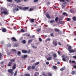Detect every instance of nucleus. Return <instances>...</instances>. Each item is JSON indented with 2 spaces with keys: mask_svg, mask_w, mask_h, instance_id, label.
<instances>
[{
  "mask_svg": "<svg viewBox=\"0 0 76 76\" xmlns=\"http://www.w3.org/2000/svg\"><path fill=\"white\" fill-rule=\"evenodd\" d=\"M30 50H28V51L23 50H22V53L24 54H26L27 53H30Z\"/></svg>",
  "mask_w": 76,
  "mask_h": 76,
  "instance_id": "f257e3e1",
  "label": "nucleus"
},
{
  "mask_svg": "<svg viewBox=\"0 0 76 76\" xmlns=\"http://www.w3.org/2000/svg\"><path fill=\"white\" fill-rule=\"evenodd\" d=\"M4 14V15H9V13H8V12L5 11H3L1 12V14L3 15V14Z\"/></svg>",
  "mask_w": 76,
  "mask_h": 76,
  "instance_id": "f03ea898",
  "label": "nucleus"
},
{
  "mask_svg": "<svg viewBox=\"0 0 76 76\" xmlns=\"http://www.w3.org/2000/svg\"><path fill=\"white\" fill-rule=\"evenodd\" d=\"M11 40H12V41L13 42H15V41H17V40L14 37H13L11 38Z\"/></svg>",
  "mask_w": 76,
  "mask_h": 76,
  "instance_id": "7ed1b4c3",
  "label": "nucleus"
},
{
  "mask_svg": "<svg viewBox=\"0 0 76 76\" xmlns=\"http://www.w3.org/2000/svg\"><path fill=\"white\" fill-rule=\"evenodd\" d=\"M53 44L55 47H56L57 45V42L56 41H53Z\"/></svg>",
  "mask_w": 76,
  "mask_h": 76,
  "instance_id": "20e7f679",
  "label": "nucleus"
},
{
  "mask_svg": "<svg viewBox=\"0 0 76 76\" xmlns=\"http://www.w3.org/2000/svg\"><path fill=\"white\" fill-rule=\"evenodd\" d=\"M13 70L12 69H9L8 70V72L12 74L13 73Z\"/></svg>",
  "mask_w": 76,
  "mask_h": 76,
  "instance_id": "39448f33",
  "label": "nucleus"
},
{
  "mask_svg": "<svg viewBox=\"0 0 76 76\" xmlns=\"http://www.w3.org/2000/svg\"><path fill=\"white\" fill-rule=\"evenodd\" d=\"M28 57V55H24L23 56H22V58H23V59H25Z\"/></svg>",
  "mask_w": 76,
  "mask_h": 76,
  "instance_id": "423d86ee",
  "label": "nucleus"
},
{
  "mask_svg": "<svg viewBox=\"0 0 76 76\" xmlns=\"http://www.w3.org/2000/svg\"><path fill=\"white\" fill-rule=\"evenodd\" d=\"M2 31L3 32H6L7 31V29L5 28H3L2 29Z\"/></svg>",
  "mask_w": 76,
  "mask_h": 76,
  "instance_id": "0eeeda50",
  "label": "nucleus"
},
{
  "mask_svg": "<svg viewBox=\"0 0 76 76\" xmlns=\"http://www.w3.org/2000/svg\"><path fill=\"white\" fill-rule=\"evenodd\" d=\"M70 53H72L75 52V50L73 49H71L69 50Z\"/></svg>",
  "mask_w": 76,
  "mask_h": 76,
  "instance_id": "6e6552de",
  "label": "nucleus"
},
{
  "mask_svg": "<svg viewBox=\"0 0 76 76\" xmlns=\"http://www.w3.org/2000/svg\"><path fill=\"white\" fill-rule=\"evenodd\" d=\"M17 7L18 8H19V9L20 10H23V7H20V6H17Z\"/></svg>",
  "mask_w": 76,
  "mask_h": 76,
  "instance_id": "1a4fd4ad",
  "label": "nucleus"
},
{
  "mask_svg": "<svg viewBox=\"0 0 76 76\" xmlns=\"http://www.w3.org/2000/svg\"><path fill=\"white\" fill-rule=\"evenodd\" d=\"M29 9V7H23V10L25 11Z\"/></svg>",
  "mask_w": 76,
  "mask_h": 76,
  "instance_id": "9d476101",
  "label": "nucleus"
},
{
  "mask_svg": "<svg viewBox=\"0 0 76 76\" xmlns=\"http://www.w3.org/2000/svg\"><path fill=\"white\" fill-rule=\"evenodd\" d=\"M65 69H66V67H65V66H64V67L61 68L60 69V70L61 71H63V70H64Z\"/></svg>",
  "mask_w": 76,
  "mask_h": 76,
  "instance_id": "9b49d317",
  "label": "nucleus"
},
{
  "mask_svg": "<svg viewBox=\"0 0 76 76\" xmlns=\"http://www.w3.org/2000/svg\"><path fill=\"white\" fill-rule=\"evenodd\" d=\"M16 64H14L13 66L12 67V69L13 70H14V69H16Z\"/></svg>",
  "mask_w": 76,
  "mask_h": 76,
  "instance_id": "f8f14e48",
  "label": "nucleus"
},
{
  "mask_svg": "<svg viewBox=\"0 0 76 76\" xmlns=\"http://www.w3.org/2000/svg\"><path fill=\"white\" fill-rule=\"evenodd\" d=\"M47 60H52V57H48L47 59Z\"/></svg>",
  "mask_w": 76,
  "mask_h": 76,
  "instance_id": "ddd939ff",
  "label": "nucleus"
},
{
  "mask_svg": "<svg viewBox=\"0 0 76 76\" xmlns=\"http://www.w3.org/2000/svg\"><path fill=\"white\" fill-rule=\"evenodd\" d=\"M47 74L48 76H52L53 75L51 73H50V72H48L47 73Z\"/></svg>",
  "mask_w": 76,
  "mask_h": 76,
  "instance_id": "4468645a",
  "label": "nucleus"
},
{
  "mask_svg": "<svg viewBox=\"0 0 76 76\" xmlns=\"http://www.w3.org/2000/svg\"><path fill=\"white\" fill-rule=\"evenodd\" d=\"M21 42L22 43H23V44H26V42L25 40H23L21 41Z\"/></svg>",
  "mask_w": 76,
  "mask_h": 76,
  "instance_id": "2eb2a0df",
  "label": "nucleus"
},
{
  "mask_svg": "<svg viewBox=\"0 0 76 76\" xmlns=\"http://www.w3.org/2000/svg\"><path fill=\"white\" fill-rule=\"evenodd\" d=\"M46 16L48 19H49V18H50V15H49V14L48 13H47L46 14Z\"/></svg>",
  "mask_w": 76,
  "mask_h": 76,
  "instance_id": "dca6fc26",
  "label": "nucleus"
},
{
  "mask_svg": "<svg viewBox=\"0 0 76 76\" xmlns=\"http://www.w3.org/2000/svg\"><path fill=\"white\" fill-rule=\"evenodd\" d=\"M34 19H32L31 20H30V22H31V23H32V22H34Z\"/></svg>",
  "mask_w": 76,
  "mask_h": 76,
  "instance_id": "f3484780",
  "label": "nucleus"
},
{
  "mask_svg": "<svg viewBox=\"0 0 76 76\" xmlns=\"http://www.w3.org/2000/svg\"><path fill=\"white\" fill-rule=\"evenodd\" d=\"M15 1L16 3H20V0H14Z\"/></svg>",
  "mask_w": 76,
  "mask_h": 76,
  "instance_id": "a211bd4d",
  "label": "nucleus"
},
{
  "mask_svg": "<svg viewBox=\"0 0 76 76\" xmlns=\"http://www.w3.org/2000/svg\"><path fill=\"white\" fill-rule=\"evenodd\" d=\"M33 40V39L29 40L28 41V44H30V43H31V42H32Z\"/></svg>",
  "mask_w": 76,
  "mask_h": 76,
  "instance_id": "6ab92c4d",
  "label": "nucleus"
},
{
  "mask_svg": "<svg viewBox=\"0 0 76 76\" xmlns=\"http://www.w3.org/2000/svg\"><path fill=\"white\" fill-rule=\"evenodd\" d=\"M67 58V57H66V56L64 58H62L63 61H66V60L65 58Z\"/></svg>",
  "mask_w": 76,
  "mask_h": 76,
  "instance_id": "aec40b11",
  "label": "nucleus"
},
{
  "mask_svg": "<svg viewBox=\"0 0 76 76\" xmlns=\"http://www.w3.org/2000/svg\"><path fill=\"white\" fill-rule=\"evenodd\" d=\"M62 15H65V16H67L68 15L66 13V12H64L62 13Z\"/></svg>",
  "mask_w": 76,
  "mask_h": 76,
  "instance_id": "412c9836",
  "label": "nucleus"
},
{
  "mask_svg": "<svg viewBox=\"0 0 76 76\" xmlns=\"http://www.w3.org/2000/svg\"><path fill=\"white\" fill-rule=\"evenodd\" d=\"M71 49H72V46H69L68 48V50L69 51V50H71Z\"/></svg>",
  "mask_w": 76,
  "mask_h": 76,
  "instance_id": "4be33fe9",
  "label": "nucleus"
},
{
  "mask_svg": "<svg viewBox=\"0 0 76 76\" xmlns=\"http://www.w3.org/2000/svg\"><path fill=\"white\" fill-rule=\"evenodd\" d=\"M38 75H39V73L38 72H37L34 74V76H38Z\"/></svg>",
  "mask_w": 76,
  "mask_h": 76,
  "instance_id": "5701e85b",
  "label": "nucleus"
},
{
  "mask_svg": "<svg viewBox=\"0 0 76 76\" xmlns=\"http://www.w3.org/2000/svg\"><path fill=\"white\" fill-rule=\"evenodd\" d=\"M17 73H18V71H17V70H16L14 74V76H16V75H17Z\"/></svg>",
  "mask_w": 76,
  "mask_h": 76,
  "instance_id": "b1692460",
  "label": "nucleus"
},
{
  "mask_svg": "<svg viewBox=\"0 0 76 76\" xmlns=\"http://www.w3.org/2000/svg\"><path fill=\"white\" fill-rule=\"evenodd\" d=\"M53 58H56L57 57V55L56 54H53Z\"/></svg>",
  "mask_w": 76,
  "mask_h": 76,
  "instance_id": "393cba45",
  "label": "nucleus"
},
{
  "mask_svg": "<svg viewBox=\"0 0 76 76\" xmlns=\"http://www.w3.org/2000/svg\"><path fill=\"white\" fill-rule=\"evenodd\" d=\"M15 61V59H11L10 60V61H11V62H14Z\"/></svg>",
  "mask_w": 76,
  "mask_h": 76,
  "instance_id": "a878e982",
  "label": "nucleus"
},
{
  "mask_svg": "<svg viewBox=\"0 0 76 76\" xmlns=\"http://www.w3.org/2000/svg\"><path fill=\"white\" fill-rule=\"evenodd\" d=\"M72 19L73 20H74V21H76V17H73L72 18Z\"/></svg>",
  "mask_w": 76,
  "mask_h": 76,
  "instance_id": "bb28decb",
  "label": "nucleus"
},
{
  "mask_svg": "<svg viewBox=\"0 0 76 76\" xmlns=\"http://www.w3.org/2000/svg\"><path fill=\"white\" fill-rule=\"evenodd\" d=\"M39 62H37V63H35L34 64V66H36V65H38V64H39Z\"/></svg>",
  "mask_w": 76,
  "mask_h": 76,
  "instance_id": "cd10ccee",
  "label": "nucleus"
},
{
  "mask_svg": "<svg viewBox=\"0 0 76 76\" xmlns=\"http://www.w3.org/2000/svg\"><path fill=\"white\" fill-rule=\"evenodd\" d=\"M72 75H74L75 74V72L74 71H72L71 72Z\"/></svg>",
  "mask_w": 76,
  "mask_h": 76,
  "instance_id": "c85d7f7f",
  "label": "nucleus"
},
{
  "mask_svg": "<svg viewBox=\"0 0 76 76\" xmlns=\"http://www.w3.org/2000/svg\"><path fill=\"white\" fill-rule=\"evenodd\" d=\"M56 32H59V30L57 28H56L54 30Z\"/></svg>",
  "mask_w": 76,
  "mask_h": 76,
  "instance_id": "c756f323",
  "label": "nucleus"
},
{
  "mask_svg": "<svg viewBox=\"0 0 76 76\" xmlns=\"http://www.w3.org/2000/svg\"><path fill=\"white\" fill-rule=\"evenodd\" d=\"M53 68L54 69H57V66L55 65L53 66Z\"/></svg>",
  "mask_w": 76,
  "mask_h": 76,
  "instance_id": "7c9ffc66",
  "label": "nucleus"
},
{
  "mask_svg": "<svg viewBox=\"0 0 76 76\" xmlns=\"http://www.w3.org/2000/svg\"><path fill=\"white\" fill-rule=\"evenodd\" d=\"M24 76H30V75L28 74H25Z\"/></svg>",
  "mask_w": 76,
  "mask_h": 76,
  "instance_id": "2f4dec72",
  "label": "nucleus"
},
{
  "mask_svg": "<svg viewBox=\"0 0 76 76\" xmlns=\"http://www.w3.org/2000/svg\"><path fill=\"white\" fill-rule=\"evenodd\" d=\"M50 23H54L55 22V21H54V20H50Z\"/></svg>",
  "mask_w": 76,
  "mask_h": 76,
  "instance_id": "473e14b6",
  "label": "nucleus"
},
{
  "mask_svg": "<svg viewBox=\"0 0 76 76\" xmlns=\"http://www.w3.org/2000/svg\"><path fill=\"white\" fill-rule=\"evenodd\" d=\"M35 68V66L33 65L31 66V68L32 69H34Z\"/></svg>",
  "mask_w": 76,
  "mask_h": 76,
  "instance_id": "72a5a7b5",
  "label": "nucleus"
},
{
  "mask_svg": "<svg viewBox=\"0 0 76 76\" xmlns=\"http://www.w3.org/2000/svg\"><path fill=\"white\" fill-rule=\"evenodd\" d=\"M9 63L10 64H8V66H11V64H12V63L11 62H9Z\"/></svg>",
  "mask_w": 76,
  "mask_h": 76,
  "instance_id": "f704fd0d",
  "label": "nucleus"
},
{
  "mask_svg": "<svg viewBox=\"0 0 76 76\" xmlns=\"http://www.w3.org/2000/svg\"><path fill=\"white\" fill-rule=\"evenodd\" d=\"M58 17L56 18L55 19V20L56 22H57V21L58 20Z\"/></svg>",
  "mask_w": 76,
  "mask_h": 76,
  "instance_id": "c9c22d12",
  "label": "nucleus"
},
{
  "mask_svg": "<svg viewBox=\"0 0 76 76\" xmlns=\"http://www.w3.org/2000/svg\"><path fill=\"white\" fill-rule=\"evenodd\" d=\"M31 69V66H28L27 68V69L28 70H30Z\"/></svg>",
  "mask_w": 76,
  "mask_h": 76,
  "instance_id": "e433bc0d",
  "label": "nucleus"
},
{
  "mask_svg": "<svg viewBox=\"0 0 76 76\" xmlns=\"http://www.w3.org/2000/svg\"><path fill=\"white\" fill-rule=\"evenodd\" d=\"M21 54V52L20 51H18V55H20Z\"/></svg>",
  "mask_w": 76,
  "mask_h": 76,
  "instance_id": "4c0bfd02",
  "label": "nucleus"
},
{
  "mask_svg": "<svg viewBox=\"0 0 76 76\" xmlns=\"http://www.w3.org/2000/svg\"><path fill=\"white\" fill-rule=\"evenodd\" d=\"M12 50L13 51H14V52H15V53H16V50L14 49H12Z\"/></svg>",
  "mask_w": 76,
  "mask_h": 76,
  "instance_id": "58836bf2",
  "label": "nucleus"
},
{
  "mask_svg": "<svg viewBox=\"0 0 76 76\" xmlns=\"http://www.w3.org/2000/svg\"><path fill=\"white\" fill-rule=\"evenodd\" d=\"M32 10H33L32 8H30L28 10V11H29L30 12L31 11H32Z\"/></svg>",
  "mask_w": 76,
  "mask_h": 76,
  "instance_id": "ea45409f",
  "label": "nucleus"
},
{
  "mask_svg": "<svg viewBox=\"0 0 76 76\" xmlns=\"http://www.w3.org/2000/svg\"><path fill=\"white\" fill-rule=\"evenodd\" d=\"M70 12L72 13H73L74 11H73V10H70Z\"/></svg>",
  "mask_w": 76,
  "mask_h": 76,
  "instance_id": "a19ab883",
  "label": "nucleus"
},
{
  "mask_svg": "<svg viewBox=\"0 0 76 76\" xmlns=\"http://www.w3.org/2000/svg\"><path fill=\"white\" fill-rule=\"evenodd\" d=\"M67 21H70V20H71V19L70 18H68L66 20Z\"/></svg>",
  "mask_w": 76,
  "mask_h": 76,
  "instance_id": "79ce46f5",
  "label": "nucleus"
},
{
  "mask_svg": "<svg viewBox=\"0 0 76 76\" xmlns=\"http://www.w3.org/2000/svg\"><path fill=\"white\" fill-rule=\"evenodd\" d=\"M2 57V54L1 53H0V59H1V57Z\"/></svg>",
  "mask_w": 76,
  "mask_h": 76,
  "instance_id": "37998d69",
  "label": "nucleus"
},
{
  "mask_svg": "<svg viewBox=\"0 0 76 76\" xmlns=\"http://www.w3.org/2000/svg\"><path fill=\"white\" fill-rule=\"evenodd\" d=\"M46 41H50V38H48V39H47L46 40Z\"/></svg>",
  "mask_w": 76,
  "mask_h": 76,
  "instance_id": "c03bdc74",
  "label": "nucleus"
},
{
  "mask_svg": "<svg viewBox=\"0 0 76 76\" xmlns=\"http://www.w3.org/2000/svg\"><path fill=\"white\" fill-rule=\"evenodd\" d=\"M39 41H40V42H41V41H42V39H41V38H39Z\"/></svg>",
  "mask_w": 76,
  "mask_h": 76,
  "instance_id": "a18cd8bd",
  "label": "nucleus"
},
{
  "mask_svg": "<svg viewBox=\"0 0 76 76\" xmlns=\"http://www.w3.org/2000/svg\"><path fill=\"white\" fill-rule=\"evenodd\" d=\"M21 31L22 32H25V31H24L23 30V29H21Z\"/></svg>",
  "mask_w": 76,
  "mask_h": 76,
  "instance_id": "49530a36",
  "label": "nucleus"
},
{
  "mask_svg": "<svg viewBox=\"0 0 76 76\" xmlns=\"http://www.w3.org/2000/svg\"><path fill=\"white\" fill-rule=\"evenodd\" d=\"M43 75L44 76H47V75H46L45 73H43Z\"/></svg>",
  "mask_w": 76,
  "mask_h": 76,
  "instance_id": "de8ad7c7",
  "label": "nucleus"
},
{
  "mask_svg": "<svg viewBox=\"0 0 76 76\" xmlns=\"http://www.w3.org/2000/svg\"><path fill=\"white\" fill-rule=\"evenodd\" d=\"M49 62H47L46 63V64H47V65H48V64H49Z\"/></svg>",
  "mask_w": 76,
  "mask_h": 76,
  "instance_id": "09e8293b",
  "label": "nucleus"
},
{
  "mask_svg": "<svg viewBox=\"0 0 76 76\" xmlns=\"http://www.w3.org/2000/svg\"><path fill=\"white\" fill-rule=\"evenodd\" d=\"M14 30H17V28H16V27H14Z\"/></svg>",
  "mask_w": 76,
  "mask_h": 76,
  "instance_id": "8fccbe9b",
  "label": "nucleus"
},
{
  "mask_svg": "<svg viewBox=\"0 0 76 76\" xmlns=\"http://www.w3.org/2000/svg\"><path fill=\"white\" fill-rule=\"evenodd\" d=\"M59 23L61 24H62L63 23V22L62 21H59Z\"/></svg>",
  "mask_w": 76,
  "mask_h": 76,
  "instance_id": "3c124183",
  "label": "nucleus"
},
{
  "mask_svg": "<svg viewBox=\"0 0 76 76\" xmlns=\"http://www.w3.org/2000/svg\"><path fill=\"white\" fill-rule=\"evenodd\" d=\"M16 9H14L13 10V12H16Z\"/></svg>",
  "mask_w": 76,
  "mask_h": 76,
  "instance_id": "603ef678",
  "label": "nucleus"
},
{
  "mask_svg": "<svg viewBox=\"0 0 76 76\" xmlns=\"http://www.w3.org/2000/svg\"><path fill=\"white\" fill-rule=\"evenodd\" d=\"M72 63H75V61H72Z\"/></svg>",
  "mask_w": 76,
  "mask_h": 76,
  "instance_id": "864d4df0",
  "label": "nucleus"
},
{
  "mask_svg": "<svg viewBox=\"0 0 76 76\" xmlns=\"http://www.w3.org/2000/svg\"><path fill=\"white\" fill-rule=\"evenodd\" d=\"M73 67L75 69H76V65L73 66Z\"/></svg>",
  "mask_w": 76,
  "mask_h": 76,
  "instance_id": "5fc2aeb1",
  "label": "nucleus"
},
{
  "mask_svg": "<svg viewBox=\"0 0 76 76\" xmlns=\"http://www.w3.org/2000/svg\"><path fill=\"white\" fill-rule=\"evenodd\" d=\"M64 57H65V55H63L61 56V57L62 58H64Z\"/></svg>",
  "mask_w": 76,
  "mask_h": 76,
  "instance_id": "6e6d98bb",
  "label": "nucleus"
},
{
  "mask_svg": "<svg viewBox=\"0 0 76 76\" xmlns=\"http://www.w3.org/2000/svg\"><path fill=\"white\" fill-rule=\"evenodd\" d=\"M60 1H63V2H64V0H59Z\"/></svg>",
  "mask_w": 76,
  "mask_h": 76,
  "instance_id": "4d7b16f0",
  "label": "nucleus"
},
{
  "mask_svg": "<svg viewBox=\"0 0 76 76\" xmlns=\"http://www.w3.org/2000/svg\"><path fill=\"white\" fill-rule=\"evenodd\" d=\"M73 58H75V59H76V56H73Z\"/></svg>",
  "mask_w": 76,
  "mask_h": 76,
  "instance_id": "13d9d810",
  "label": "nucleus"
},
{
  "mask_svg": "<svg viewBox=\"0 0 76 76\" xmlns=\"http://www.w3.org/2000/svg\"><path fill=\"white\" fill-rule=\"evenodd\" d=\"M9 2H12V0H7Z\"/></svg>",
  "mask_w": 76,
  "mask_h": 76,
  "instance_id": "bf43d9fd",
  "label": "nucleus"
},
{
  "mask_svg": "<svg viewBox=\"0 0 76 76\" xmlns=\"http://www.w3.org/2000/svg\"><path fill=\"white\" fill-rule=\"evenodd\" d=\"M57 64H60V62H59V61H58L57 62Z\"/></svg>",
  "mask_w": 76,
  "mask_h": 76,
  "instance_id": "052dcab7",
  "label": "nucleus"
},
{
  "mask_svg": "<svg viewBox=\"0 0 76 76\" xmlns=\"http://www.w3.org/2000/svg\"><path fill=\"white\" fill-rule=\"evenodd\" d=\"M4 9V8H3V7L1 8V10L2 11V10H3Z\"/></svg>",
  "mask_w": 76,
  "mask_h": 76,
  "instance_id": "680f3d73",
  "label": "nucleus"
},
{
  "mask_svg": "<svg viewBox=\"0 0 76 76\" xmlns=\"http://www.w3.org/2000/svg\"><path fill=\"white\" fill-rule=\"evenodd\" d=\"M58 44L59 45H61V44L60 43V42H58Z\"/></svg>",
  "mask_w": 76,
  "mask_h": 76,
  "instance_id": "e2e57ef3",
  "label": "nucleus"
},
{
  "mask_svg": "<svg viewBox=\"0 0 76 76\" xmlns=\"http://www.w3.org/2000/svg\"><path fill=\"white\" fill-rule=\"evenodd\" d=\"M41 31V29H38L37 30V32H39V31Z\"/></svg>",
  "mask_w": 76,
  "mask_h": 76,
  "instance_id": "0e129e2a",
  "label": "nucleus"
},
{
  "mask_svg": "<svg viewBox=\"0 0 76 76\" xmlns=\"http://www.w3.org/2000/svg\"><path fill=\"white\" fill-rule=\"evenodd\" d=\"M58 53L59 55H60V51H58Z\"/></svg>",
  "mask_w": 76,
  "mask_h": 76,
  "instance_id": "69168bd1",
  "label": "nucleus"
},
{
  "mask_svg": "<svg viewBox=\"0 0 76 76\" xmlns=\"http://www.w3.org/2000/svg\"><path fill=\"white\" fill-rule=\"evenodd\" d=\"M47 4H50V2H49L47 3Z\"/></svg>",
  "mask_w": 76,
  "mask_h": 76,
  "instance_id": "338daca9",
  "label": "nucleus"
},
{
  "mask_svg": "<svg viewBox=\"0 0 76 76\" xmlns=\"http://www.w3.org/2000/svg\"><path fill=\"white\" fill-rule=\"evenodd\" d=\"M50 35L51 36H52V37H53V33H52L50 34Z\"/></svg>",
  "mask_w": 76,
  "mask_h": 76,
  "instance_id": "774afa93",
  "label": "nucleus"
}]
</instances>
